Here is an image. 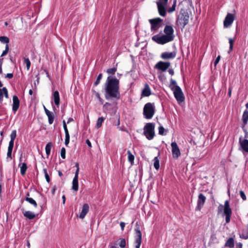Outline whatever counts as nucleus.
<instances>
[{
  "mask_svg": "<svg viewBox=\"0 0 248 248\" xmlns=\"http://www.w3.org/2000/svg\"><path fill=\"white\" fill-rule=\"evenodd\" d=\"M105 86L106 92L105 96L107 100L120 98L119 80L116 77L108 76Z\"/></svg>",
  "mask_w": 248,
  "mask_h": 248,
  "instance_id": "1",
  "label": "nucleus"
},
{
  "mask_svg": "<svg viewBox=\"0 0 248 248\" xmlns=\"http://www.w3.org/2000/svg\"><path fill=\"white\" fill-rule=\"evenodd\" d=\"M163 34H156L152 38L153 41L159 45H164L172 41L175 37L174 31L172 26H165Z\"/></svg>",
  "mask_w": 248,
  "mask_h": 248,
  "instance_id": "2",
  "label": "nucleus"
},
{
  "mask_svg": "<svg viewBox=\"0 0 248 248\" xmlns=\"http://www.w3.org/2000/svg\"><path fill=\"white\" fill-rule=\"evenodd\" d=\"M169 87L173 91L174 96L179 103L183 102L185 97L180 87L178 86L176 81L172 78L170 80Z\"/></svg>",
  "mask_w": 248,
  "mask_h": 248,
  "instance_id": "3",
  "label": "nucleus"
},
{
  "mask_svg": "<svg viewBox=\"0 0 248 248\" xmlns=\"http://www.w3.org/2000/svg\"><path fill=\"white\" fill-rule=\"evenodd\" d=\"M219 210L223 217H225L226 223H229L230 222L231 217L232 215V210L230 207L229 202L226 200L224 205H220Z\"/></svg>",
  "mask_w": 248,
  "mask_h": 248,
  "instance_id": "4",
  "label": "nucleus"
},
{
  "mask_svg": "<svg viewBox=\"0 0 248 248\" xmlns=\"http://www.w3.org/2000/svg\"><path fill=\"white\" fill-rule=\"evenodd\" d=\"M188 20L189 15L187 12L182 10L177 16L176 25L180 26L182 28H184L185 26L187 24Z\"/></svg>",
  "mask_w": 248,
  "mask_h": 248,
  "instance_id": "5",
  "label": "nucleus"
},
{
  "mask_svg": "<svg viewBox=\"0 0 248 248\" xmlns=\"http://www.w3.org/2000/svg\"><path fill=\"white\" fill-rule=\"evenodd\" d=\"M155 124L154 123H147L144 126L143 134L148 140H152L155 135Z\"/></svg>",
  "mask_w": 248,
  "mask_h": 248,
  "instance_id": "6",
  "label": "nucleus"
},
{
  "mask_svg": "<svg viewBox=\"0 0 248 248\" xmlns=\"http://www.w3.org/2000/svg\"><path fill=\"white\" fill-rule=\"evenodd\" d=\"M143 115L147 119H151L155 113V107L151 103L146 104L143 108Z\"/></svg>",
  "mask_w": 248,
  "mask_h": 248,
  "instance_id": "7",
  "label": "nucleus"
},
{
  "mask_svg": "<svg viewBox=\"0 0 248 248\" xmlns=\"http://www.w3.org/2000/svg\"><path fill=\"white\" fill-rule=\"evenodd\" d=\"M168 0H159L157 2L158 11L161 16H165L166 14V6Z\"/></svg>",
  "mask_w": 248,
  "mask_h": 248,
  "instance_id": "8",
  "label": "nucleus"
},
{
  "mask_svg": "<svg viewBox=\"0 0 248 248\" xmlns=\"http://www.w3.org/2000/svg\"><path fill=\"white\" fill-rule=\"evenodd\" d=\"M149 22L151 24V31H156L158 30L160 27V23L162 20L160 18L149 19Z\"/></svg>",
  "mask_w": 248,
  "mask_h": 248,
  "instance_id": "9",
  "label": "nucleus"
},
{
  "mask_svg": "<svg viewBox=\"0 0 248 248\" xmlns=\"http://www.w3.org/2000/svg\"><path fill=\"white\" fill-rule=\"evenodd\" d=\"M171 152L172 157L174 158H178L181 155L180 149L175 142H173L171 143Z\"/></svg>",
  "mask_w": 248,
  "mask_h": 248,
  "instance_id": "10",
  "label": "nucleus"
},
{
  "mask_svg": "<svg viewBox=\"0 0 248 248\" xmlns=\"http://www.w3.org/2000/svg\"><path fill=\"white\" fill-rule=\"evenodd\" d=\"M234 19V16L232 14H228L224 20L223 24L225 28L230 27Z\"/></svg>",
  "mask_w": 248,
  "mask_h": 248,
  "instance_id": "11",
  "label": "nucleus"
},
{
  "mask_svg": "<svg viewBox=\"0 0 248 248\" xmlns=\"http://www.w3.org/2000/svg\"><path fill=\"white\" fill-rule=\"evenodd\" d=\"M170 66V62H159L155 66V68L161 70L162 71H166Z\"/></svg>",
  "mask_w": 248,
  "mask_h": 248,
  "instance_id": "12",
  "label": "nucleus"
},
{
  "mask_svg": "<svg viewBox=\"0 0 248 248\" xmlns=\"http://www.w3.org/2000/svg\"><path fill=\"white\" fill-rule=\"evenodd\" d=\"M135 243L136 248H140L141 243V232L139 228L135 229Z\"/></svg>",
  "mask_w": 248,
  "mask_h": 248,
  "instance_id": "13",
  "label": "nucleus"
},
{
  "mask_svg": "<svg viewBox=\"0 0 248 248\" xmlns=\"http://www.w3.org/2000/svg\"><path fill=\"white\" fill-rule=\"evenodd\" d=\"M206 200V197L202 193H200L198 196V199L197 201V206L196 208L197 210L200 211L202 207L203 206Z\"/></svg>",
  "mask_w": 248,
  "mask_h": 248,
  "instance_id": "14",
  "label": "nucleus"
},
{
  "mask_svg": "<svg viewBox=\"0 0 248 248\" xmlns=\"http://www.w3.org/2000/svg\"><path fill=\"white\" fill-rule=\"evenodd\" d=\"M89 211V206L88 204L85 203L83 205L82 207V210L79 213L78 216H77L79 218L81 219H83L87 214L88 213Z\"/></svg>",
  "mask_w": 248,
  "mask_h": 248,
  "instance_id": "15",
  "label": "nucleus"
},
{
  "mask_svg": "<svg viewBox=\"0 0 248 248\" xmlns=\"http://www.w3.org/2000/svg\"><path fill=\"white\" fill-rule=\"evenodd\" d=\"M19 100L17 96L14 95L13 97L12 109L14 113L17 111L19 107Z\"/></svg>",
  "mask_w": 248,
  "mask_h": 248,
  "instance_id": "16",
  "label": "nucleus"
},
{
  "mask_svg": "<svg viewBox=\"0 0 248 248\" xmlns=\"http://www.w3.org/2000/svg\"><path fill=\"white\" fill-rule=\"evenodd\" d=\"M176 53L173 52H165L161 54V57L163 59H173L175 57Z\"/></svg>",
  "mask_w": 248,
  "mask_h": 248,
  "instance_id": "17",
  "label": "nucleus"
},
{
  "mask_svg": "<svg viewBox=\"0 0 248 248\" xmlns=\"http://www.w3.org/2000/svg\"><path fill=\"white\" fill-rule=\"evenodd\" d=\"M239 143L243 150L248 153V140L247 139L242 140L241 138H240L239 139Z\"/></svg>",
  "mask_w": 248,
  "mask_h": 248,
  "instance_id": "18",
  "label": "nucleus"
},
{
  "mask_svg": "<svg viewBox=\"0 0 248 248\" xmlns=\"http://www.w3.org/2000/svg\"><path fill=\"white\" fill-rule=\"evenodd\" d=\"M151 93V92L150 87L147 84H146L144 89L142 91L141 95L144 97L149 96Z\"/></svg>",
  "mask_w": 248,
  "mask_h": 248,
  "instance_id": "19",
  "label": "nucleus"
},
{
  "mask_svg": "<svg viewBox=\"0 0 248 248\" xmlns=\"http://www.w3.org/2000/svg\"><path fill=\"white\" fill-rule=\"evenodd\" d=\"M3 96L5 98H8V91L5 87H3L2 89L0 88V103L2 102Z\"/></svg>",
  "mask_w": 248,
  "mask_h": 248,
  "instance_id": "20",
  "label": "nucleus"
},
{
  "mask_svg": "<svg viewBox=\"0 0 248 248\" xmlns=\"http://www.w3.org/2000/svg\"><path fill=\"white\" fill-rule=\"evenodd\" d=\"M22 210L23 215L26 218L29 219H32L35 217V215L34 213L30 211H25L24 209H22Z\"/></svg>",
  "mask_w": 248,
  "mask_h": 248,
  "instance_id": "21",
  "label": "nucleus"
},
{
  "mask_svg": "<svg viewBox=\"0 0 248 248\" xmlns=\"http://www.w3.org/2000/svg\"><path fill=\"white\" fill-rule=\"evenodd\" d=\"M18 167L20 168V173L22 175H24L27 169V166L26 163H19Z\"/></svg>",
  "mask_w": 248,
  "mask_h": 248,
  "instance_id": "22",
  "label": "nucleus"
},
{
  "mask_svg": "<svg viewBox=\"0 0 248 248\" xmlns=\"http://www.w3.org/2000/svg\"><path fill=\"white\" fill-rule=\"evenodd\" d=\"M54 101L56 106L58 107L60 104V96L58 91H55L53 94Z\"/></svg>",
  "mask_w": 248,
  "mask_h": 248,
  "instance_id": "23",
  "label": "nucleus"
},
{
  "mask_svg": "<svg viewBox=\"0 0 248 248\" xmlns=\"http://www.w3.org/2000/svg\"><path fill=\"white\" fill-rule=\"evenodd\" d=\"M46 115L48 117L49 124H51L53 123L54 119V115L53 113L50 111H46Z\"/></svg>",
  "mask_w": 248,
  "mask_h": 248,
  "instance_id": "24",
  "label": "nucleus"
},
{
  "mask_svg": "<svg viewBox=\"0 0 248 248\" xmlns=\"http://www.w3.org/2000/svg\"><path fill=\"white\" fill-rule=\"evenodd\" d=\"M72 189L75 191L78 189V178H74L72 182Z\"/></svg>",
  "mask_w": 248,
  "mask_h": 248,
  "instance_id": "25",
  "label": "nucleus"
},
{
  "mask_svg": "<svg viewBox=\"0 0 248 248\" xmlns=\"http://www.w3.org/2000/svg\"><path fill=\"white\" fill-rule=\"evenodd\" d=\"M52 146V144L51 142H48L46 146L45 150L46 153L47 155V157H48L50 154V151Z\"/></svg>",
  "mask_w": 248,
  "mask_h": 248,
  "instance_id": "26",
  "label": "nucleus"
},
{
  "mask_svg": "<svg viewBox=\"0 0 248 248\" xmlns=\"http://www.w3.org/2000/svg\"><path fill=\"white\" fill-rule=\"evenodd\" d=\"M225 246L229 248H233L234 247V240L232 238H230L226 242Z\"/></svg>",
  "mask_w": 248,
  "mask_h": 248,
  "instance_id": "27",
  "label": "nucleus"
},
{
  "mask_svg": "<svg viewBox=\"0 0 248 248\" xmlns=\"http://www.w3.org/2000/svg\"><path fill=\"white\" fill-rule=\"evenodd\" d=\"M240 237L244 239H248V227L243 231L242 233L240 235Z\"/></svg>",
  "mask_w": 248,
  "mask_h": 248,
  "instance_id": "28",
  "label": "nucleus"
},
{
  "mask_svg": "<svg viewBox=\"0 0 248 248\" xmlns=\"http://www.w3.org/2000/svg\"><path fill=\"white\" fill-rule=\"evenodd\" d=\"M105 118V117H101L98 118L96 124V127L97 128H99L102 126V124Z\"/></svg>",
  "mask_w": 248,
  "mask_h": 248,
  "instance_id": "29",
  "label": "nucleus"
},
{
  "mask_svg": "<svg viewBox=\"0 0 248 248\" xmlns=\"http://www.w3.org/2000/svg\"><path fill=\"white\" fill-rule=\"evenodd\" d=\"M243 122L245 124H247L248 121V110H246L242 116Z\"/></svg>",
  "mask_w": 248,
  "mask_h": 248,
  "instance_id": "30",
  "label": "nucleus"
},
{
  "mask_svg": "<svg viewBox=\"0 0 248 248\" xmlns=\"http://www.w3.org/2000/svg\"><path fill=\"white\" fill-rule=\"evenodd\" d=\"M127 154L128 161L131 163V164H133L135 159L134 155H132V154L130 151H127Z\"/></svg>",
  "mask_w": 248,
  "mask_h": 248,
  "instance_id": "31",
  "label": "nucleus"
},
{
  "mask_svg": "<svg viewBox=\"0 0 248 248\" xmlns=\"http://www.w3.org/2000/svg\"><path fill=\"white\" fill-rule=\"evenodd\" d=\"M25 200L31 204L33 205L35 207L37 206V204L35 200L31 198L26 197Z\"/></svg>",
  "mask_w": 248,
  "mask_h": 248,
  "instance_id": "32",
  "label": "nucleus"
},
{
  "mask_svg": "<svg viewBox=\"0 0 248 248\" xmlns=\"http://www.w3.org/2000/svg\"><path fill=\"white\" fill-rule=\"evenodd\" d=\"M154 166L156 170H158L159 168V161L158 157H155L154 159Z\"/></svg>",
  "mask_w": 248,
  "mask_h": 248,
  "instance_id": "33",
  "label": "nucleus"
},
{
  "mask_svg": "<svg viewBox=\"0 0 248 248\" xmlns=\"http://www.w3.org/2000/svg\"><path fill=\"white\" fill-rule=\"evenodd\" d=\"M0 41L7 44L9 42V39L6 36H0Z\"/></svg>",
  "mask_w": 248,
  "mask_h": 248,
  "instance_id": "34",
  "label": "nucleus"
},
{
  "mask_svg": "<svg viewBox=\"0 0 248 248\" xmlns=\"http://www.w3.org/2000/svg\"><path fill=\"white\" fill-rule=\"evenodd\" d=\"M16 136V130H13L10 135V141H14Z\"/></svg>",
  "mask_w": 248,
  "mask_h": 248,
  "instance_id": "35",
  "label": "nucleus"
},
{
  "mask_svg": "<svg viewBox=\"0 0 248 248\" xmlns=\"http://www.w3.org/2000/svg\"><path fill=\"white\" fill-rule=\"evenodd\" d=\"M24 63L26 65L27 70H29L31 67V62L28 58L24 59Z\"/></svg>",
  "mask_w": 248,
  "mask_h": 248,
  "instance_id": "36",
  "label": "nucleus"
},
{
  "mask_svg": "<svg viewBox=\"0 0 248 248\" xmlns=\"http://www.w3.org/2000/svg\"><path fill=\"white\" fill-rule=\"evenodd\" d=\"M120 241L119 243V246L120 247L124 248L125 247L126 245V242L124 238H121L120 239Z\"/></svg>",
  "mask_w": 248,
  "mask_h": 248,
  "instance_id": "37",
  "label": "nucleus"
},
{
  "mask_svg": "<svg viewBox=\"0 0 248 248\" xmlns=\"http://www.w3.org/2000/svg\"><path fill=\"white\" fill-rule=\"evenodd\" d=\"M9 46L8 44H6V46H5V50L2 52L1 55V57H3L4 56H5L8 52L9 51Z\"/></svg>",
  "mask_w": 248,
  "mask_h": 248,
  "instance_id": "38",
  "label": "nucleus"
},
{
  "mask_svg": "<svg viewBox=\"0 0 248 248\" xmlns=\"http://www.w3.org/2000/svg\"><path fill=\"white\" fill-rule=\"evenodd\" d=\"M102 74H100L98 76V77H97L96 81L94 82L95 86H97L98 84H99L100 81L101 79H102Z\"/></svg>",
  "mask_w": 248,
  "mask_h": 248,
  "instance_id": "39",
  "label": "nucleus"
},
{
  "mask_svg": "<svg viewBox=\"0 0 248 248\" xmlns=\"http://www.w3.org/2000/svg\"><path fill=\"white\" fill-rule=\"evenodd\" d=\"M117 70L116 68H110L107 70V72L109 74H114Z\"/></svg>",
  "mask_w": 248,
  "mask_h": 248,
  "instance_id": "40",
  "label": "nucleus"
},
{
  "mask_svg": "<svg viewBox=\"0 0 248 248\" xmlns=\"http://www.w3.org/2000/svg\"><path fill=\"white\" fill-rule=\"evenodd\" d=\"M93 94L98 99V100H99V101L102 103H103V100L102 99H101V98L100 97V94L98 93L95 92V91H93Z\"/></svg>",
  "mask_w": 248,
  "mask_h": 248,
  "instance_id": "41",
  "label": "nucleus"
},
{
  "mask_svg": "<svg viewBox=\"0 0 248 248\" xmlns=\"http://www.w3.org/2000/svg\"><path fill=\"white\" fill-rule=\"evenodd\" d=\"M65 149L64 147H62L61 150V156L62 158H65Z\"/></svg>",
  "mask_w": 248,
  "mask_h": 248,
  "instance_id": "42",
  "label": "nucleus"
},
{
  "mask_svg": "<svg viewBox=\"0 0 248 248\" xmlns=\"http://www.w3.org/2000/svg\"><path fill=\"white\" fill-rule=\"evenodd\" d=\"M234 40L232 38L229 39V42L230 44V50L232 51L233 48Z\"/></svg>",
  "mask_w": 248,
  "mask_h": 248,
  "instance_id": "43",
  "label": "nucleus"
},
{
  "mask_svg": "<svg viewBox=\"0 0 248 248\" xmlns=\"http://www.w3.org/2000/svg\"><path fill=\"white\" fill-rule=\"evenodd\" d=\"M44 173H45V178H46V181L49 183L50 182V178H49V175L47 173V170L46 169H44Z\"/></svg>",
  "mask_w": 248,
  "mask_h": 248,
  "instance_id": "44",
  "label": "nucleus"
},
{
  "mask_svg": "<svg viewBox=\"0 0 248 248\" xmlns=\"http://www.w3.org/2000/svg\"><path fill=\"white\" fill-rule=\"evenodd\" d=\"M164 130H165L164 128L162 126L160 125L158 128L159 134L161 135H163Z\"/></svg>",
  "mask_w": 248,
  "mask_h": 248,
  "instance_id": "45",
  "label": "nucleus"
},
{
  "mask_svg": "<svg viewBox=\"0 0 248 248\" xmlns=\"http://www.w3.org/2000/svg\"><path fill=\"white\" fill-rule=\"evenodd\" d=\"M240 195L242 199L243 200L245 201L247 199L246 196L244 193V192L242 190L240 191L239 192Z\"/></svg>",
  "mask_w": 248,
  "mask_h": 248,
  "instance_id": "46",
  "label": "nucleus"
},
{
  "mask_svg": "<svg viewBox=\"0 0 248 248\" xmlns=\"http://www.w3.org/2000/svg\"><path fill=\"white\" fill-rule=\"evenodd\" d=\"M176 1H175L173 3V4L172 5V7L169 9L168 11L169 13H171L172 12H173L175 9V7H176Z\"/></svg>",
  "mask_w": 248,
  "mask_h": 248,
  "instance_id": "47",
  "label": "nucleus"
},
{
  "mask_svg": "<svg viewBox=\"0 0 248 248\" xmlns=\"http://www.w3.org/2000/svg\"><path fill=\"white\" fill-rule=\"evenodd\" d=\"M14 141H10L8 146V150L13 151L14 147Z\"/></svg>",
  "mask_w": 248,
  "mask_h": 248,
  "instance_id": "48",
  "label": "nucleus"
},
{
  "mask_svg": "<svg viewBox=\"0 0 248 248\" xmlns=\"http://www.w3.org/2000/svg\"><path fill=\"white\" fill-rule=\"evenodd\" d=\"M76 167L77 168V170L75 172V175L74 178H78V172H79V170L78 164H76Z\"/></svg>",
  "mask_w": 248,
  "mask_h": 248,
  "instance_id": "49",
  "label": "nucleus"
},
{
  "mask_svg": "<svg viewBox=\"0 0 248 248\" xmlns=\"http://www.w3.org/2000/svg\"><path fill=\"white\" fill-rule=\"evenodd\" d=\"M2 63H3V59L0 58V74H1L2 72Z\"/></svg>",
  "mask_w": 248,
  "mask_h": 248,
  "instance_id": "50",
  "label": "nucleus"
},
{
  "mask_svg": "<svg viewBox=\"0 0 248 248\" xmlns=\"http://www.w3.org/2000/svg\"><path fill=\"white\" fill-rule=\"evenodd\" d=\"M120 225L121 228V230L123 231L125 226V223L124 222H121Z\"/></svg>",
  "mask_w": 248,
  "mask_h": 248,
  "instance_id": "51",
  "label": "nucleus"
},
{
  "mask_svg": "<svg viewBox=\"0 0 248 248\" xmlns=\"http://www.w3.org/2000/svg\"><path fill=\"white\" fill-rule=\"evenodd\" d=\"M110 104L109 103H106L103 106V108L105 110L107 109V107L110 106Z\"/></svg>",
  "mask_w": 248,
  "mask_h": 248,
  "instance_id": "52",
  "label": "nucleus"
},
{
  "mask_svg": "<svg viewBox=\"0 0 248 248\" xmlns=\"http://www.w3.org/2000/svg\"><path fill=\"white\" fill-rule=\"evenodd\" d=\"M6 77L8 78H12L13 77V74L12 73H8L6 75Z\"/></svg>",
  "mask_w": 248,
  "mask_h": 248,
  "instance_id": "53",
  "label": "nucleus"
},
{
  "mask_svg": "<svg viewBox=\"0 0 248 248\" xmlns=\"http://www.w3.org/2000/svg\"><path fill=\"white\" fill-rule=\"evenodd\" d=\"M64 132L65 133V138H70V136L68 133V129L64 130Z\"/></svg>",
  "mask_w": 248,
  "mask_h": 248,
  "instance_id": "54",
  "label": "nucleus"
},
{
  "mask_svg": "<svg viewBox=\"0 0 248 248\" xmlns=\"http://www.w3.org/2000/svg\"><path fill=\"white\" fill-rule=\"evenodd\" d=\"M12 151L8 150L7 156L11 158Z\"/></svg>",
  "mask_w": 248,
  "mask_h": 248,
  "instance_id": "55",
  "label": "nucleus"
},
{
  "mask_svg": "<svg viewBox=\"0 0 248 248\" xmlns=\"http://www.w3.org/2000/svg\"><path fill=\"white\" fill-rule=\"evenodd\" d=\"M62 124H63V127L64 130L67 129L66 124L65 120H63L62 121Z\"/></svg>",
  "mask_w": 248,
  "mask_h": 248,
  "instance_id": "56",
  "label": "nucleus"
},
{
  "mask_svg": "<svg viewBox=\"0 0 248 248\" xmlns=\"http://www.w3.org/2000/svg\"><path fill=\"white\" fill-rule=\"evenodd\" d=\"M69 141H70V138H65V144L66 145H67L69 144Z\"/></svg>",
  "mask_w": 248,
  "mask_h": 248,
  "instance_id": "57",
  "label": "nucleus"
},
{
  "mask_svg": "<svg viewBox=\"0 0 248 248\" xmlns=\"http://www.w3.org/2000/svg\"><path fill=\"white\" fill-rule=\"evenodd\" d=\"M169 74L171 75H173L174 74V71L172 69H170L168 71Z\"/></svg>",
  "mask_w": 248,
  "mask_h": 248,
  "instance_id": "58",
  "label": "nucleus"
},
{
  "mask_svg": "<svg viewBox=\"0 0 248 248\" xmlns=\"http://www.w3.org/2000/svg\"><path fill=\"white\" fill-rule=\"evenodd\" d=\"M217 65V58H216L215 60H214V67L215 68H216V67Z\"/></svg>",
  "mask_w": 248,
  "mask_h": 248,
  "instance_id": "59",
  "label": "nucleus"
},
{
  "mask_svg": "<svg viewBox=\"0 0 248 248\" xmlns=\"http://www.w3.org/2000/svg\"><path fill=\"white\" fill-rule=\"evenodd\" d=\"M86 143L88 144V145L89 146V147H91L92 145H91V143L90 142V141L87 140H86Z\"/></svg>",
  "mask_w": 248,
  "mask_h": 248,
  "instance_id": "60",
  "label": "nucleus"
},
{
  "mask_svg": "<svg viewBox=\"0 0 248 248\" xmlns=\"http://www.w3.org/2000/svg\"><path fill=\"white\" fill-rule=\"evenodd\" d=\"M62 202H63V204H64L65 203V197L64 195H63L62 197Z\"/></svg>",
  "mask_w": 248,
  "mask_h": 248,
  "instance_id": "61",
  "label": "nucleus"
},
{
  "mask_svg": "<svg viewBox=\"0 0 248 248\" xmlns=\"http://www.w3.org/2000/svg\"><path fill=\"white\" fill-rule=\"evenodd\" d=\"M73 121V118H69L68 119V120L67 123L68 124V123H70L71 122H72V121Z\"/></svg>",
  "mask_w": 248,
  "mask_h": 248,
  "instance_id": "62",
  "label": "nucleus"
},
{
  "mask_svg": "<svg viewBox=\"0 0 248 248\" xmlns=\"http://www.w3.org/2000/svg\"><path fill=\"white\" fill-rule=\"evenodd\" d=\"M55 190H56V187H54L52 188V190H51L52 194H54V193H55Z\"/></svg>",
  "mask_w": 248,
  "mask_h": 248,
  "instance_id": "63",
  "label": "nucleus"
},
{
  "mask_svg": "<svg viewBox=\"0 0 248 248\" xmlns=\"http://www.w3.org/2000/svg\"><path fill=\"white\" fill-rule=\"evenodd\" d=\"M238 246H239V248H242V244L241 243H238Z\"/></svg>",
  "mask_w": 248,
  "mask_h": 248,
  "instance_id": "64",
  "label": "nucleus"
}]
</instances>
